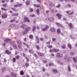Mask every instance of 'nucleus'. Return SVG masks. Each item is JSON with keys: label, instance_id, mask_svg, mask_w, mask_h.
I'll use <instances>...</instances> for the list:
<instances>
[{"label": "nucleus", "instance_id": "27", "mask_svg": "<svg viewBox=\"0 0 77 77\" xmlns=\"http://www.w3.org/2000/svg\"><path fill=\"white\" fill-rule=\"evenodd\" d=\"M11 9L12 10H13L14 11H15V12H17V10L14 8H12Z\"/></svg>", "mask_w": 77, "mask_h": 77}, {"label": "nucleus", "instance_id": "2", "mask_svg": "<svg viewBox=\"0 0 77 77\" xmlns=\"http://www.w3.org/2000/svg\"><path fill=\"white\" fill-rule=\"evenodd\" d=\"M7 17H8V15L5 14L2 15V18H7Z\"/></svg>", "mask_w": 77, "mask_h": 77}, {"label": "nucleus", "instance_id": "10", "mask_svg": "<svg viewBox=\"0 0 77 77\" xmlns=\"http://www.w3.org/2000/svg\"><path fill=\"white\" fill-rule=\"evenodd\" d=\"M52 71L53 72L55 73H58V71H57V70L56 69H52Z\"/></svg>", "mask_w": 77, "mask_h": 77}, {"label": "nucleus", "instance_id": "22", "mask_svg": "<svg viewBox=\"0 0 77 77\" xmlns=\"http://www.w3.org/2000/svg\"><path fill=\"white\" fill-rule=\"evenodd\" d=\"M27 31L25 29L23 32V35H26V34H27Z\"/></svg>", "mask_w": 77, "mask_h": 77}, {"label": "nucleus", "instance_id": "44", "mask_svg": "<svg viewBox=\"0 0 77 77\" xmlns=\"http://www.w3.org/2000/svg\"><path fill=\"white\" fill-rule=\"evenodd\" d=\"M35 38H36V39L37 40V41H39V37H38V36H36L35 37Z\"/></svg>", "mask_w": 77, "mask_h": 77}, {"label": "nucleus", "instance_id": "7", "mask_svg": "<svg viewBox=\"0 0 77 77\" xmlns=\"http://www.w3.org/2000/svg\"><path fill=\"white\" fill-rule=\"evenodd\" d=\"M48 20L50 22H52V21H53V20H54V18L53 17L49 18Z\"/></svg>", "mask_w": 77, "mask_h": 77}, {"label": "nucleus", "instance_id": "23", "mask_svg": "<svg viewBox=\"0 0 77 77\" xmlns=\"http://www.w3.org/2000/svg\"><path fill=\"white\" fill-rule=\"evenodd\" d=\"M68 47L70 49H71L72 48V47H71V45L69 44H68Z\"/></svg>", "mask_w": 77, "mask_h": 77}, {"label": "nucleus", "instance_id": "49", "mask_svg": "<svg viewBox=\"0 0 77 77\" xmlns=\"http://www.w3.org/2000/svg\"><path fill=\"white\" fill-rule=\"evenodd\" d=\"M74 14V12H72L71 13L69 14V15H72Z\"/></svg>", "mask_w": 77, "mask_h": 77}, {"label": "nucleus", "instance_id": "14", "mask_svg": "<svg viewBox=\"0 0 77 77\" xmlns=\"http://www.w3.org/2000/svg\"><path fill=\"white\" fill-rule=\"evenodd\" d=\"M5 52L8 54H11V53L8 50H6Z\"/></svg>", "mask_w": 77, "mask_h": 77}, {"label": "nucleus", "instance_id": "56", "mask_svg": "<svg viewBox=\"0 0 77 77\" xmlns=\"http://www.w3.org/2000/svg\"><path fill=\"white\" fill-rule=\"evenodd\" d=\"M63 55L62 54H60V55L59 56V57H62Z\"/></svg>", "mask_w": 77, "mask_h": 77}, {"label": "nucleus", "instance_id": "35", "mask_svg": "<svg viewBox=\"0 0 77 77\" xmlns=\"http://www.w3.org/2000/svg\"><path fill=\"white\" fill-rule=\"evenodd\" d=\"M29 38L32 39L33 38V35H29Z\"/></svg>", "mask_w": 77, "mask_h": 77}, {"label": "nucleus", "instance_id": "42", "mask_svg": "<svg viewBox=\"0 0 77 77\" xmlns=\"http://www.w3.org/2000/svg\"><path fill=\"white\" fill-rule=\"evenodd\" d=\"M13 62H15V61L16 60V59H15V58H13Z\"/></svg>", "mask_w": 77, "mask_h": 77}, {"label": "nucleus", "instance_id": "8", "mask_svg": "<svg viewBox=\"0 0 77 77\" xmlns=\"http://www.w3.org/2000/svg\"><path fill=\"white\" fill-rule=\"evenodd\" d=\"M25 3L26 6H29V5H30V2L29 1H26Z\"/></svg>", "mask_w": 77, "mask_h": 77}, {"label": "nucleus", "instance_id": "9", "mask_svg": "<svg viewBox=\"0 0 77 77\" xmlns=\"http://www.w3.org/2000/svg\"><path fill=\"white\" fill-rule=\"evenodd\" d=\"M19 15V14L17 13H15L12 14L11 15L12 16H18Z\"/></svg>", "mask_w": 77, "mask_h": 77}, {"label": "nucleus", "instance_id": "60", "mask_svg": "<svg viewBox=\"0 0 77 77\" xmlns=\"http://www.w3.org/2000/svg\"><path fill=\"white\" fill-rule=\"evenodd\" d=\"M40 9H43V6H41L40 7Z\"/></svg>", "mask_w": 77, "mask_h": 77}, {"label": "nucleus", "instance_id": "12", "mask_svg": "<svg viewBox=\"0 0 77 77\" xmlns=\"http://www.w3.org/2000/svg\"><path fill=\"white\" fill-rule=\"evenodd\" d=\"M69 29H72V23H70L69 24Z\"/></svg>", "mask_w": 77, "mask_h": 77}, {"label": "nucleus", "instance_id": "11", "mask_svg": "<svg viewBox=\"0 0 77 77\" xmlns=\"http://www.w3.org/2000/svg\"><path fill=\"white\" fill-rule=\"evenodd\" d=\"M36 30V26H35L34 25L32 26V32H35Z\"/></svg>", "mask_w": 77, "mask_h": 77}, {"label": "nucleus", "instance_id": "47", "mask_svg": "<svg viewBox=\"0 0 77 77\" xmlns=\"http://www.w3.org/2000/svg\"><path fill=\"white\" fill-rule=\"evenodd\" d=\"M17 5L18 7H20V6H22V4H17Z\"/></svg>", "mask_w": 77, "mask_h": 77}, {"label": "nucleus", "instance_id": "30", "mask_svg": "<svg viewBox=\"0 0 77 77\" xmlns=\"http://www.w3.org/2000/svg\"><path fill=\"white\" fill-rule=\"evenodd\" d=\"M47 47L49 48H51L52 47H53V46L51 45H47Z\"/></svg>", "mask_w": 77, "mask_h": 77}, {"label": "nucleus", "instance_id": "53", "mask_svg": "<svg viewBox=\"0 0 77 77\" xmlns=\"http://www.w3.org/2000/svg\"><path fill=\"white\" fill-rule=\"evenodd\" d=\"M45 70H46V69H45V68H43L42 71L43 72H45Z\"/></svg>", "mask_w": 77, "mask_h": 77}, {"label": "nucleus", "instance_id": "6", "mask_svg": "<svg viewBox=\"0 0 77 77\" xmlns=\"http://www.w3.org/2000/svg\"><path fill=\"white\" fill-rule=\"evenodd\" d=\"M37 54L39 56H43L44 55V54L42 53H41V52H37Z\"/></svg>", "mask_w": 77, "mask_h": 77}, {"label": "nucleus", "instance_id": "5", "mask_svg": "<svg viewBox=\"0 0 77 77\" xmlns=\"http://www.w3.org/2000/svg\"><path fill=\"white\" fill-rule=\"evenodd\" d=\"M11 74L12 77H16L17 76V74L15 73H14L12 72L11 73Z\"/></svg>", "mask_w": 77, "mask_h": 77}, {"label": "nucleus", "instance_id": "36", "mask_svg": "<svg viewBox=\"0 0 77 77\" xmlns=\"http://www.w3.org/2000/svg\"><path fill=\"white\" fill-rule=\"evenodd\" d=\"M13 47L15 49H17V45H13Z\"/></svg>", "mask_w": 77, "mask_h": 77}, {"label": "nucleus", "instance_id": "59", "mask_svg": "<svg viewBox=\"0 0 77 77\" xmlns=\"http://www.w3.org/2000/svg\"><path fill=\"white\" fill-rule=\"evenodd\" d=\"M17 42L19 44H21V42L19 40L17 41Z\"/></svg>", "mask_w": 77, "mask_h": 77}, {"label": "nucleus", "instance_id": "39", "mask_svg": "<svg viewBox=\"0 0 77 77\" xmlns=\"http://www.w3.org/2000/svg\"><path fill=\"white\" fill-rule=\"evenodd\" d=\"M30 17H35V14H33L30 15Z\"/></svg>", "mask_w": 77, "mask_h": 77}, {"label": "nucleus", "instance_id": "26", "mask_svg": "<svg viewBox=\"0 0 77 77\" xmlns=\"http://www.w3.org/2000/svg\"><path fill=\"white\" fill-rule=\"evenodd\" d=\"M39 9H38L37 10V12L38 15H39Z\"/></svg>", "mask_w": 77, "mask_h": 77}, {"label": "nucleus", "instance_id": "4", "mask_svg": "<svg viewBox=\"0 0 77 77\" xmlns=\"http://www.w3.org/2000/svg\"><path fill=\"white\" fill-rule=\"evenodd\" d=\"M11 41H12L11 39L9 38H7L5 40V42L6 43H8V42Z\"/></svg>", "mask_w": 77, "mask_h": 77}, {"label": "nucleus", "instance_id": "29", "mask_svg": "<svg viewBox=\"0 0 77 77\" xmlns=\"http://www.w3.org/2000/svg\"><path fill=\"white\" fill-rule=\"evenodd\" d=\"M47 29L45 28H44L43 29H42V31L43 32H45V31H47Z\"/></svg>", "mask_w": 77, "mask_h": 77}, {"label": "nucleus", "instance_id": "45", "mask_svg": "<svg viewBox=\"0 0 77 77\" xmlns=\"http://www.w3.org/2000/svg\"><path fill=\"white\" fill-rule=\"evenodd\" d=\"M50 5L51 6V7H53V6H54V5H53V4L52 3H51L50 4Z\"/></svg>", "mask_w": 77, "mask_h": 77}, {"label": "nucleus", "instance_id": "54", "mask_svg": "<svg viewBox=\"0 0 77 77\" xmlns=\"http://www.w3.org/2000/svg\"><path fill=\"white\" fill-rule=\"evenodd\" d=\"M51 12L52 14H53V13H54V10L53 9H52L51 10Z\"/></svg>", "mask_w": 77, "mask_h": 77}, {"label": "nucleus", "instance_id": "20", "mask_svg": "<svg viewBox=\"0 0 77 77\" xmlns=\"http://www.w3.org/2000/svg\"><path fill=\"white\" fill-rule=\"evenodd\" d=\"M25 30H26L27 31H27H29V30H30V27H28L26 28L25 29Z\"/></svg>", "mask_w": 77, "mask_h": 77}, {"label": "nucleus", "instance_id": "16", "mask_svg": "<svg viewBox=\"0 0 77 77\" xmlns=\"http://www.w3.org/2000/svg\"><path fill=\"white\" fill-rule=\"evenodd\" d=\"M72 58L73 60V61L74 62V63H76L77 62V60L75 59V58H74V57H72Z\"/></svg>", "mask_w": 77, "mask_h": 77}, {"label": "nucleus", "instance_id": "21", "mask_svg": "<svg viewBox=\"0 0 77 77\" xmlns=\"http://www.w3.org/2000/svg\"><path fill=\"white\" fill-rule=\"evenodd\" d=\"M49 65L50 66H54V63H49Z\"/></svg>", "mask_w": 77, "mask_h": 77}, {"label": "nucleus", "instance_id": "63", "mask_svg": "<svg viewBox=\"0 0 77 77\" xmlns=\"http://www.w3.org/2000/svg\"><path fill=\"white\" fill-rule=\"evenodd\" d=\"M37 1L38 3H41V0H37Z\"/></svg>", "mask_w": 77, "mask_h": 77}, {"label": "nucleus", "instance_id": "18", "mask_svg": "<svg viewBox=\"0 0 77 77\" xmlns=\"http://www.w3.org/2000/svg\"><path fill=\"white\" fill-rule=\"evenodd\" d=\"M57 33L58 34H60V29H57Z\"/></svg>", "mask_w": 77, "mask_h": 77}, {"label": "nucleus", "instance_id": "33", "mask_svg": "<svg viewBox=\"0 0 77 77\" xmlns=\"http://www.w3.org/2000/svg\"><path fill=\"white\" fill-rule=\"evenodd\" d=\"M60 55V53H58L57 54V56H56V57H59V56Z\"/></svg>", "mask_w": 77, "mask_h": 77}, {"label": "nucleus", "instance_id": "1", "mask_svg": "<svg viewBox=\"0 0 77 77\" xmlns=\"http://www.w3.org/2000/svg\"><path fill=\"white\" fill-rule=\"evenodd\" d=\"M30 22V20H29V18H28L26 17H24V20H23V22L24 23H25V22Z\"/></svg>", "mask_w": 77, "mask_h": 77}, {"label": "nucleus", "instance_id": "19", "mask_svg": "<svg viewBox=\"0 0 77 77\" xmlns=\"http://www.w3.org/2000/svg\"><path fill=\"white\" fill-rule=\"evenodd\" d=\"M53 51L54 52H57V51H59V50H57L55 49H53Z\"/></svg>", "mask_w": 77, "mask_h": 77}, {"label": "nucleus", "instance_id": "57", "mask_svg": "<svg viewBox=\"0 0 77 77\" xmlns=\"http://www.w3.org/2000/svg\"><path fill=\"white\" fill-rule=\"evenodd\" d=\"M46 44H50V42H46Z\"/></svg>", "mask_w": 77, "mask_h": 77}, {"label": "nucleus", "instance_id": "48", "mask_svg": "<svg viewBox=\"0 0 77 77\" xmlns=\"http://www.w3.org/2000/svg\"><path fill=\"white\" fill-rule=\"evenodd\" d=\"M70 54L71 55H73V54H74V52L72 51L70 52Z\"/></svg>", "mask_w": 77, "mask_h": 77}, {"label": "nucleus", "instance_id": "41", "mask_svg": "<svg viewBox=\"0 0 77 77\" xmlns=\"http://www.w3.org/2000/svg\"><path fill=\"white\" fill-rule=\"evenodd\" d=\"M20 72V74L21 75H24V73H23V71H21Z\"/></svg>", "mask_w": 77, "mask_h": 77}, {"label": "nucleus", "instance_id": "43", "mask_svg": "<svg viewBox=\"0 0 77 77\" xmlns=\"http://www.w3.org/2000/svg\"><path fill=\"white\" fill-rule=\"evenodd\" d=\"M35 47H36L37 50H39V48H40L39 47V46L36 45Z\"/></svg>", "mask_w": 77, "mask_h": 77}, {"label": "nucleus", "instance_id": "28", "mask_svg": "<svg viewBox=\"0 0 77 77\" xmlns=\"http://www.w3.org/2000/svg\"><path fill=\"white\" fill-rule=\"evenodd\" d=\"M1 9L2 11H7V9H6V8H2Z\"/></svg>", "mask_w": 77, "mask_h": 77}, {"label": "nucleus", "instance_id": "52", "mask_svg": "<svg viewBox=\"0 0 77 77\" xmlns=\"http://www.w3.org/2000/svg\"><path fill=\"white\" fill-rule=\"evenodd\" d=\"M60 6V4H59L58 5L56 6V8H59Z\"/></svg>", "mask_w": 77, "mask_h": 77}, {"label": "nucleus", "instance_id": "24", "mask_svg": "<svg viewBox=\"0 0 77 77\" xmlns=\"http://www.w3.org/2000/svg\"><path fill=\"white\" fill-rule=\"evenodd\" d=\"M14 26H15V24H12L9 25V27H14Z\"/></svg>", "mask_w": 77, "mask_h": 77}, {"label": "nucleus", "instance_id": "38", "mask_svg": "<svg viewBox=\"0 0 77 77\" xmlns=\"http://www.w3.org/2000/svg\"><path fill=\"white\" fill-rule=\"evenodd\" d=\"M29 11L30 12H33V9L32 8H31V9H30V10Z\"/></svg>", "mask_w": 77, "mask_h": 77}, {"label": "nucleus", "instance_id": "50", "mask_svg": "<svg viewBox=\"0 0 77 77\" xmlns=\"http://www.w3.org/2000/svg\"><path fill=\"white\" fill-rule=\"evenodd\" d=\"M43 62L44 63H47V60H43Z\"/></svg>", "mask_w": 77, "mask_h": 77}, {"label": "nucleus", "instance_id": "34", "mask_svg": "<svg viewBox=\"0 0 77 77\" xmlns=\"http://www.w3.org/2000/svg\"><path fill=\"white\" fill-rule=\"evenodd\" d=\"M20 58V56L19 55H17L16 56V58L17 59H18Z\"/></svg>", "mask_w": 77, "mask_h": 77}, {"label": "nucleus", "instance_id": "64", "mask_svg": "<svg viewBox=\"0 0 77 77\" xmlns=\"http://www.w3.org/2000/svg\"><path fill=\"white\" fill-rule=\"evenodd\" d=\"M32 51L31 50L29 49V53H32Z\"/></svg>", "mask_w": 77, "mask_h": 77}, {"label": "nucleus", "instance_id": "17", "mask_svg": "<svg viewBox=\"0 0 77 77\" xmlns=\"http://www.w3.org/2000/svg\"><path fill=\"white\" fill-rule=\"evenodd\" d=\"M68 70L69 72H70L71 71V67L70 66H68Z\"/></svg>", "mask_w": 77, "mask_h": 77}, {"label": "nucleus", "instance_id": "58", "mask_svg": "<svg viewBox=\"0 0 77 77\" xmlns=\"http://www.w3.org/2000/svg\"><path fill=\"white\" fill-rule=\"evenodd\" d=\"M56 24L58 26H60V24L59 23H56Z\"/></svg>", "mask_w": 77, "mask_h": 77}, {"label": "nucleus", "instance_id": "40", "mask_svg": "<svg viewBox=\"0 0 77 77\" xmlns=\"http://www.w3.org/2000/svg\"><path fill=\"white\" fill-rule=\"evenodd\" d=\"M29 63H26V66H27V67H28V66H29Z\"/></svg>", "mask_w": 77, "mask_h": 77}, {"label": "nucleus", "instance_id": "13", "mask_svg": "<svg viewBox=\"0 0 77 77\" xmlns=\"http://www.w3.org/2000/svg\"><path fill=\"white\" fill-rule=\"evenodd\" d=\"M50 30L51 32H55V29L53 28H51L50 29Z\"/></svg>", "mask_w": 77, "mask_h": 77}, {"label": "nucleus", "instance_id": "25", "mask_svg": "<svg viewBox=\"0 0 77 77\" xmlns=\"http://www.w3.org/2000/svg\"><path fill=\"white\" fill-rule=\"evenodd\" d=\"M65 45L63 44L62 46V47L63 49H65Z\"/></svg>", "mask_w": 77, "mask_h": 77}, {"label": "nucleus", "instance_id": "46", "mask_svg": "<svg viewBox=\"0 0 77 77\" xmlns=\"http://www.w3.org/2000/svg\"><path fill=\"white\" fill-rule=\"evenodd\" d=\"M48 27H49V26H48V25H46V26H45V28L47 29H48Z\"/></svg>", "mask_w": 77, "mask_h": 77}, {"label": "nucleus", "instance_id": "32", "mask_svg": "<svg viewBox=\"0 0 77 77\" xmlns=\"http://www.w3.org/2000/svg\"><path fill=\"white\" fill-rule=\"evenodd\" d=\"M44 37L45 39H48V36H47L46 35H45Z\"/></svg>", "mask_w": 77, "mask_h": 77}, {"label": "nucleus", "instance_id": "37", "mask_svg": "<svg viewBox=\"0 0 77 77\" xmlns=\"http://www.w3.org/2000/svg\"><path fill=\"white\" fill-rule=\"evenodd\" d=\"M5 70H6V68L5 67H4L2 69V71L3 72H4V71H5Z\"/></svg>", "mask_w": 77, "mask_h": 77}, {"label": "nucleus", "instance_id": "3", "mask_svg": "<svg viewBox=\"0 0 77 77\" xmlns=\"http://www.w3.org/2000/svg\"><path fill=\"white\" fill-rule=\"evenodd\" d=\"M56 16H57V17H58V18L60 19V18H61V17H62V15H61L60 14H59L58 13L56 14Z\"/></svg>", "mask_w": 77, "mask_h": 77}, {"label": "nucleus", "instance_id": "51", "mask_svg": "<svg viewBox=\"0 0 77 77\" xmlns=\"http://www.w3.org/2000/svg\"><path fill=\"white\" fill-rule=\"evenodd\" d=\"M52 41L53 42H54V41H56V38H52Z\"/></svg>", "mask_w": 77, "mask_h": 77}, {"label": "nucleus", "instance_id": "31", "mask_svg": "<svg viewBox=\"0 0 77 77\" xmlns=\"http://www.w3.org/2000/svg\"><path fill=\"white\" fill-rule=\"evenodd\" d=\"M7 6H8V5L5 4H3L2 5L3 7H4V8H6Z\"/></svg>", "mask_w": 77, "mask_h": 77}, {"label": "nucleus", "instance_id": "62", "mask_svg": "<svg viewBox=\"0 0 77 77\" xmlns=\"http://www.w3.org/2000/svg\"><path fill=\"white\" fill-rule=\"evenodd\" d=\"M39 6H40V5H37L36 7L37 8H39Z\"/></svg>", "mask_w": 77, "mask_h": 77}, {"label": "nucleus", "instance_id": "55", "mask_svg": "<svg viewBox=\"0 0 77 77\" xmlns=\"http://www.w3.org/2000/svg\"><path fill=\"white\" fill-rule=\"evenodd\" d=\"M14 21H15V20L14 19H13L10 21V22L12 23V22H14Z\"/></svg>", "mask_w": 77, "mask_h": 77}, {"label": "nucleus", "instance_id": "61", "mask_svg": "<svg viewBox=\"0 0 77 77\" xmlns=\"http://www.w3.org/2000/svg\"><path fill=\"white\" fill-rule=\"evenodd\" d=\"M14 7L15 8H17V7H18V5H16L14 6Z\"/></svg>", "mask_w": 77, "mask_h": 77}, {"label": "nucleus", "instance_id": "15", "mask_svg": "<svg viewBox=\"0 0 77 77\" xmlns=\"http://www.w3.org/2000/svg\"><path fill=\"white\" fill-rule=\"evenodd\" d=\"M26 27V25L24 24L22 25L21 26V28H23V29H24V28H25V27Z\"/></svg>", "mask_w": 77, "mask_h": 77}]
</instances>
